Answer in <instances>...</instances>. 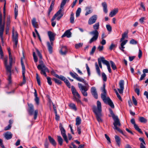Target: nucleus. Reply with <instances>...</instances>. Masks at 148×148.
I'll use <instances>...</instances> for the list:
<instances>
[{
  "label": "nucleus",
  "mask_w": 148,
  "mask_h": 148,
  "mask_svg": "<svg viewBox=\"0 0 148 148\" xmlns=\"http://www.w3.org/2000/svg\"><path fill=\"white\" fill-rule=\"evenodd\" d=\"M70 74L74 79L80 82H82L85 84V86L82 85L80 83H78V85L79 88L81 91L83 95L85 97L88 95L87 91L89 88V86L88 83L84 79L78 77V75L76 73H73L72 72H70Z\"/></svg>",
  "instance_id": "1"
},
{
  "label": "nucleus",
  "mask_w": 148,
  "mask_h": 148,
  "mask_svg": "<svg viewBox=\"0 0 148 148\" xmlns=\"http://www.w3.org/2000/svg\"><path fill=\"white\" fill-rule=\"evenodd\" d=\"M97 107L95 106H93V111L95 114L96 119L99 123H102V120L101 119L102 116L101 112L102 111L101 103L99 101H97Z\"/></svg>",
  "instance_id": "2"
},
{
  "label": "nucleus",
  "mask_w": 148,
  "mask_h": 148,
  "mask_svg": "<svg viewBox=\"0 0 148 148\" xmlns=\"http://www.w3.org/2000/svg\"><path fill=\"white\" fill-rule=\"evenodd\" d=\"M105 85L104 84L103 87L101 88L103 93L101 94V98L105 103L108 104L112 108H114V106L113 103L109 97H106V91L105 89Z\"/></svg>",
  "instance_id": "3"
},
{
  "label": "nucleus",
  "mask_w": 148,
  "mask_h": 148,
  "mask_svg": "<svg viewBox=\"0 0 148 148\" xmlns=\"http://www.w3.org/2000/svg\"><path fill=\"white\" fill-rule=\"evenodd\" d=\"M99 27V22L96 23L93 25V27L94 30L90 32V34L93 35V36L90 40L89 42L91 43L94 41H96L98 39L99 33L97 30L98 29Z\"/></svg>",
  "instance_id": "4"
},
{
  "label": "nucleus",
  "mask_w": 148,
  "mask_h": 148,
  "mask_svg": "<svg viewBox=\"0 0 148 148\" xmlns=\"http://www.w3.org/2000/svg\"><path fill=\"white\" fill-rule=\"evenodd\" d=\"M47 33L51 43L49 42H47V45L49 52L50 53H51L52 52V46L53 45V41L55 40V37L56 34L50 31H48Z\"/></svg>",
  "instance_id": "5"
},
{
  "label": "nucleus",
  "mask_w": 148,
  "mask_h": 148,
  "mask_svg": "<svg viewBox=\"0 0 148 148\" xmlns=\"http://www.w3.org/2000/svg\"><path fill=\"white\" fill-rule=\"evenodd\" d=\"M40 64L38 65L37 66L38 69L40 70V73L44 75L45 77L47 76V74L46 72L49 73V71L47 68L45 66L42 60H39Z\"/></svg>",
  "instance_id": "6"
},
{
  "label": "nucleus",
  "mask_w": 148,
  "mask_h": 148,
  "mask_svg": "<svg viewBox=\"0 0 148 148\" xmlns=\"http://www.w3.org/2000/svg\"><path fill=\"white\" fill-rule=\"evenodd\" d=\"M29 108L28 110V111L29 115H32L34 114V119L35 120L38 116V110H36L34 112V106L32 104L28 105Z\"/></svg>",
  "instance_id": "7"
},
{
  "label": "nucleus",
  "mask_w": 148,
  "mask_h": 148,
  "mask_svg": "<svg viewBox=\"0 0 148 148\" xmlns=\"http://www.w3.org/2000/svg\"><path fill=\"white\" fill-rule=\"evenodd\" d=\"M12 41L14 42V47H16L18 42V34L16 31H15L14 27H13L12 32Z\"/></svg>",
  "instance_id": "8"
},
{
  "label": "nucleus",
  "mask_w": 148,
  "mask_h": 148,
  "mask_svg": "<svg viewBox=\"0 0 148 148\" xmlns=\"http://www.w3.org/2000/svg\"><path fill=\"white\" fill-rule=\"evenodd\" d=\"M113 119L114 121V122L113 124L114 127V129L116 130L120 133L123 134V133L122 131L117 127V126H120L121 125L118 116H116Z\"/></svg>",
  "instance_id": "9"
},
{
  "label": "nucleus",
  "mask_w": 148,
  "mask_h": 148,
  "mask_svg": "<svg viewBox=\"0 0 148 148\" xmlns=\"http://www.w3.org/2000/svg\"><path fill=\"white\" fill-rule=\"evenodd\" d=\"M64 15V12H62V10H59L55 14L53 17L51 19L52 21H54L56 17L57 18V20L59 21L60 18H61Z\"/></svg>",
  "instance_id": "10"
},
{
  "label": "nucleus",
  "mask_w": 148,
  "mask_h": 148,
  "mask_svg": "<svg viewBox=\"0 0 148 148\" xmlns=\"http://www.w3.org/2000/svg\"><path fill=\"white\" fill-rule=\"evenodd\" d=\"M13 61V59L12 60H9L10 64L9 65L8 64L5 65V66L6 68V70L7 72L9 73L10 74L11 73V68L12 66V64Z\"/></svg>",
  "instance_id": "11"
},
{
  "label": "nucleus",
  "mask_w": 148,
  "mask_h": 148,
  "mask_svg": "<svg viewBox=\"0 0 148 148\" xmlns=\"http://www.w3.org/2000/svg\"><path fill=\"white\" fill-rule=\"evenodd\" d=\"M97 16L96 15H94L92 16L89 19L88 21V24L89 25H91L95 23L97 19Z\"/></svg>",
  "instance_id": "12"
},
{
  "label": "nucleus",
  "mask_w": 148,
  "mask_h": 148,
  "mask_svg": "<svg viewBox=\"0 0 148 148\" xmlns=\"http://www.w3.org/2000/svg\"><path fill=\"white\" fill-rule=\"evenodd\" d=\"M131 123L134 125V127L136 130L141 134H143L142 131L139 128L138 126L136 124L135 120L134 119H132L131 120Z\"/></svg>",
  "instance_id": "13"
},
{
  "label": "nucleus",
  "mask_w": 148,
  "mask_h": 148,
  "mask_svg": "<svg viewBox=\"0 0 148 148\" xmlns=\"http://www.w3.org/2000/svg\"><path fill=\"white\" fill-rule=\"evenodd\" d=\"M71 91L75 98V97H76L79 99L81 97L79 94L76 91V89L73 86H71Z\"/></svg>",
  "instance_id": "14"
},
{
  "label": "nucleus",
  "mask_w": 148,
  "mask_h": 148,
  "mask_svg": "<svg viewBox=\"0 0 148 148\" xmlns=\"http://www.w3.org/2000/svg\"><path fill=\"white\" fill-rule=\"evenodd\" d=\"M124 82L123 80H121L119 82V85L120 89L118 88L117 89L120 94L123 93L124 89Z\"/></svg>",
  "instance_id": "15"
},
{
  "label": "nucleus",
  "mask_w": 148,
  "mask_h": 148,
  "mask_svg": "<svg viewBox=\"0 0 148 148\" xmlns=\"http://www.w3.org/2000/svg\"><path fill=\"white\" fill-rule=\"evenodd\" d=\"M91 92L93 97L96 99L98 98V95L96 90L95 87H92L91 88Z\"/></svg>",
  "instance_id": "16"
},
{
  "label": "nucleus",
  "mask_w": 148,
  "mask_h": 148,
  "mask_svg": "<svg viewBox=\"0 0 148 148\" xmlns=\"http://www.w3.org/2000/svg\"><path fill=\"white\" fill-rule=\"evenodd\" d=\"M3 135L5 138L7 140L12 138L13 136L12 134L9 132H7L5 133Z\"/></svg>",
  "instance_id": "17"
},
{
  "label": "nucleus",
  "mask_w": 148,
  "mask_h": 148,
  "mask_svg": "<svg viewBox=\"0 0 148 148\" xmlns=\"http://www.w3.org/2000/svg\"><path fill=\"white\" fill-rule=\"evenodd\" d=\"M59 128L60 129L61 134L63 137L66 136V131L63 128L62 124L60 123L59 124Z\"/></svg>",
  "instance_id": "18"
},
{
  "label": "nucleus",
  "mask_w": 148,
  "mask_h": 148,
  "mask_svg": "<svg viewBox=\"0 0 148 148\" xmlns=\"http://www.w3.org/2000/svg\"><path fill=\"white\" fill-rule=\"evenodd\" d=\"M60 79L64 81V82L65 83L68 87L69 88H71V85L68 79H67L64 77L62 75L60 77Z\"/></svg>",
  "instance_id": "19"
},
{
  "label": "nucleus",
  "mask_w": 148,
  "mask_h": 148,
  "mask_svg": "<svg viewBox=\"0 0 148 148\" xmlns=\"http://www.w3.org/2000/svg\"><path fill=\"white\" fill-rule=\"evenodd\" d=\"M122 42L121 44V46L119 47L120 49L123 52L125 51V50L124 49L125 47L124 46L125 45L127 42V40H123L121 41Z\"/></svg>",
  "instance_id": "20"
},
{
  "label": "nucleus",
  "mask_w": 148,
  "mask_h": 148,
  "mask_svg": "<svg viewBox=\"0 0 148 148\" xmlns=\"http://www.w3.org/2000/svg\"><path fill=\"white\" fill-rule=\"evenodd\" d=\"M67 52V49L66 46H63L60 51V53L62 55H65Z\"/></svg>",
  "instance_id": "21"
},
{
  "label": "nucleus",
  "mask_w": 148,
  "mask_h": 148,
  "mask_svg": "<svg viewBox=\"0 0 148 148\" xmlns=\"http://www.w3.org/2000/svg\"><path fill=\"white\" fill-rule=\"evenodd\" d=\"M49 140L50 143L54 146L56 147L57 145V143L54 139L50 136H48Z\"/></svg>",
  "instance_id": "22"
},
{
  "label": "nucleus",
  "mask_w": 148,
  "mask_h": 148,
  "mask_svg": "<svg viewBox=\"0 0 148 148\" xmlns=\"http://www.w3.org/2000/svg\"><path fill=\"white\" fill-rule=\"evenodd\" d=\"M71 33L69 30H68L66 31L64 34L62 36V37L63 38L64 37L66 36L68 38L71 37Z\"/></svg>",
  "instance_id": "23"
},
{
  "label": "nucleus",
  "mask_w": 148,
  "mask_h": 148,
  "mask_svg": "<svg viewBox=\"0 0 148 148\" xmlns=\"http://www.w3.org/2000/svg\"><path fill=\"white\" fill-rule=\"evenodd\" d=\"M32 24L33 27L35 28H38V25L37 22H36V19L35 18H33L32 21Z\"/></svg>",
  "instance_id": "24"
},
{
  "label": "nucleus",
  "mask_w": 148,
  "mask_h": 148,
  "mask_svg": "<svg viewBox=\"0 0 148 148\" xmlns=\"http://www.w3.org/2000/svg\"><path fill=\"white\" fill-rule=\"evenodd\" d=\"M128 31L125 32L122 34V38H121L120 42H121L123 41L127 37Z\"/></svg>",
  "instance_id": "25"
},
{
  "label": "nucleus",
  "mask_w": 148,
  "mask_h": 148,
  "mask_svg": "<svg viewBox=\"0 0 148 148\" xmlns=\"http://www.w3.org/2000/svg\"><path fill=\"white\" fill-rule=\"evenodd\" d=\"M100 59H101L102 63L103 64L106 65L107 66L110 65L109 62L108 61L105 60L104 58V57H101L100 58Z\"/></svg>",
  "instance_id": "26"
},
{
  "label": "nucleus",
  "mask_w": 148,
  "mask_h": 148,
  "mask_svg": "<svg viewBox=\"0 0 148 148\" xmlns=\"http://www.w3.org/2000/svg\"><path fill=\"white\" fill-rule=\"evenodd\" d=\"M115 138L117 145L119 146H120L121 143L120 138L119 136L116 135L115 136Z\"/></svg>",
  "instance_id": "27"
},
{
  "label": "nucleus",
  "mask_w": 148,
  "mask_h": 148,
  "mask_svg": "<svg viewBox=\"0 0 148 148\" xmlns=\"http://www.w3.org/2000/svg\"><path fill=\"white\" fill-rule=\"evenodd\" d=\"M74 14L72 12L71 14L70 17V22L71 23L73 24L74 23Z\"/></svg>",
  "instance_id": "28"
},
{
  "label": "nucleus",
  "mask_w": 148,
  "mask_h": 148,
  "mask_svg": "<svg viewBox=\"0 0 148 148\" xmlns=\"http://www.w3.org/2000/svg\"><path fill=\"white\" fill-rule=\"evenodd\" d=\"M21 63L22 67V75H24L25 74V65L24 64L23 62V61L22 59H21Z\"/></svg>",
  "instance_id": "29"
},
{
  "label": "nucleus",
  "mask_w": 148,
  "mask_h": 148,
  "mask_svg": "<svg viewBox=\"0 0 148 148\" xmlns=\"http://www.w3.org/2000/svg\"><path fill=\"white\" fill-rule=\"evenodd\" d=\"M81 119L78 116H77L76 119V125H79L81 123Z\"/></svg>",
  "instance_id": "30"
},
{
  "label": "nucleus",
  "mask_w": 148,
  "mask_h": 148,
  "mask_svg": "<svg viewBox=\"0 0 148 148\" xmlns=\"http://www.w3.org/2000/svg\"><path fill=\"white\" fill-rule=\"evenodd\" d=\"M139 121L140 122L144 123H146L147 121V119L143 117H140L139 118Z\"/></svg>",
  "instance_id": "31"
},
{
  "label": "nucleus",
  "mask_w": 148,
  "mask_h": 148,
  "mask_svg": "<svg viewBox=\"0 0 148 148\" xmlns=\"http://www.w3.org/2000/svg\"><path fill=\"white\" fill-rule=\"evenodd\" d=\"M57 139L59 144L60 145H62L63 140L61 136H58Z\"/></svg>",
  "instance_id": "32"
},
{
  "label": "nucleus",
  "mask_w": 148,
  "mask_h": 148,
  "mask_svg": "<svg viewBox=\"0 0 148 148\" xmlns=\"http://www.w3.org/2000/svg\"><path fill=\"white\" fill-rule=\"evenodd\" d=\"M95 66L96 67V71L98 74L99 75H100V71L99 68V67L98 66V64L97 62L95 63Z\"/></svg>",
  "instance_id": "33"
},
{
  "label": "nucleus",
  "mask_w": 148,
  "mask_h": 148,
  "mask_svg": "<svg viewBox=\"0 0 148 148\" xmlns=\"http://www.w3.org/2000/svg\"><path fill=\"white\" fill-rule=\"evenodd\" d=\"M118 10H114L110 12L109 16L111 17H113L118 12Z\"/></svg>",
  "instance_id": "34"
},
{
  "label": "nucleus",
  "mask_w": 148,
  "mask_h": 148,
  "mask_svg": "<svg viewBox=\"0 0 148 148\" xmlns=\"http://www.w3.org/2000/svg\"><path fill=\"white\" fill-rule=\"evenodd\" d=\"M51 74L53 76H55L56 78L59 79L60 78V77H61L62 76L61 75L59 76L58 74H56L55 72L53 70L51 71Z\"/></svg>",
  "instance_id": "35"
},
{
  "label": "nucleus",
  "mask_w": 148,
  "mask_h": 148,
  "mask_svg": "<svg viewBox=\"0 0 148 148\" xmlns=\"http://www.w3.org/2000/svg\"><path fill=\"white\" fill-rule=\"evenodd\" d=\"M69 106L71 109L75 111L77 110V108L76 107L74 103H71L69 104Z\"/></svg>",
  "instance_id": "36"
},
{
  "label": "nucleus",
  "mask_w": 148,
  "mask_h": 148,
  "mask_svg": "<svg viewBox=\"0 0 148 148\" xmlns=\"http://www.w3.org/2000/svg\"><path fill=\"white\" fill-rule=\"evenodd\" d=\"M52 80L55 82V83L58 85L61 84L62 83V82L60 80L56 78H53L52 79Z\"/></svg>",
  "instance_id": "37"
},
{
  "label": "nucleus",
  "mask_w": 148,
  "mask_h": 148,
  "mask_svg": "<svg viewBox=\"0 0 148 148\" xmlns=\"http://www.w3.org/2000/svg\"><path fill=\"white\" fill-rule=\"evenodd\" d=\"M8 52L9 54V60H12L13 59V57H12V55L11 54V50L10 48H8Z\"/></svg>",
  "instance_id": "38"
},
{
  "label": "nucleus",
  "mask_w": 148,
  "mask_h": 148,
  "mask_svg": "<svg viewBox=\"0 0 148 148\" xmlns=\"http://www.w3.org/2000/svg\"><path fill=\"white\" fill-rule=\"evenodd\" d=\"M69 0H63L60 5L61 8L63 9L66 2L68 1Z\"/></svg>",
  "instance_id": "39"
},
{
  "label": "nucleus",
  "mask_w": 148,
  "mask_h": 148,
  "mask_svg": "<svg viewBox=\"0 0 148 148\" xmlns=\"http://www.w3.org/2000/svg\"><path fill=\"white\" fill-rule=\"evenodd\" d=\"M36 79L38 84L39 86L40 85V77L38 73L36 74Z\"/></svg>",
  "instance_id": "40"
},
{
  "label": "nucleus",
  "mask_w": 148,
  "mask_h": 148,
  "mask_svg": "<svg viewBox=\"0 0 148 148\" xmlns=\"http://www.w3.org/2000/svg\"><path fill=\"white\" fill-rule=\"evenodd\" d=\"M83 45V43H80L78 44H76L75 45V48L76 49H78L79 48L82 47Z\"/></svg>",
  "instance_id": "41"
},
{
  "label": "nucleus",
  "mask_w": 148,
  "mask_h": 148,
  "mask_svg": "<svg viewBox=\"0 0 148 148\" xmlns=\"http://www.w3.org/2000/svg\"><path fill=\"white\" fill-rule=\"evenodd\" d=\"M110 63L112 69L114 70L116 69V67L114 63L112 61H110Z\"/></svg>",
  "instance_id": "42"
},
{
  "label": "nucleus",
  "mask_w": 148,
  "mask_h": 148,
  "mask_svg": "<svg viewBox=\"0 0 148 148\" xmlns=\"http://www.w3.org/2000/svg\"><path fill=\"white\" fill-rule=\"evenodd\" d=\"M46 77H47V79L48 84L49 85H51L52 84V82L51 81V78L49 77H47V76Z\"/></svg>",
  "instance_id": "43"
},
{
  "label": "nucleus",
  "mask_w": 148,
  "mask_h": 148,
  "mask_svg": "<svg viewBox=\"0 0 148 148\" xmlns=\"http://www.w3.org/2000/svg\"><path fill=\"white\" fill-rule=\"evenodd\" d=\"M132 99L133 103H134V105L135 106H137V101L134 96H132Z\"/></svg>",
  "instance_id": "44"
},
{
  "label": "nucleus",
  "mask_w": 148,
  "mask_h": 148,
  "mask_svg": "<svg viewBox=\"0 0 148 148\" xmlns=\"http://www.w3.org/2000/svg\"><path fill=\"white\" fill-rule=\"evenodd\" d=\"M109 110L110 112V114H111L112 117V118H114V117L116 116H116L114 114V113L113 111H112V110L110 109V108L109 109Z\"/></svg>",
  "instance_id": "45"
},
{
  "label": "nucleus",
  "mask_w": 148,
  "mask_h": 148,
  "mask_svg": "<svg viewBox=\"0 0 148 148\" xmlns=\"http://www.w3.org/2000/svg\"><path fill=\"white\" fill-rule=\"evenodd\" d=\"M86 66L88 75L90 76V68L88 67V65L87 64H86Z\"/></svg>",
  "instance_id": "46"
},
{
  "label": "nucleus",
  "mask_w": 148,
  "mask_h": 148,
  "mask_svg": "<svg viewBox=\"0 0 148 148\" xmlns=\"http://www.w3.org/2000/svg\"><path fill=\"white\" fill-rule=\"evenodd\" d=\"M23 76V81L21 83V85L22 86L23 84H24L26 82L25 74L22 75Z\"/></svg>",
  "instance_id": "47"
},
{
  "label": "nucleus",
  "mask_w": 148,
  "mask_h": 148,
  "mask_svg": "<svg viewBox=\"0 0 148 148\" xmlns=\"http://www.w3.org/2000/svg\"><path fill=\"white\" fill-rule=\"evenodd\" d=\"M106 27L108 31L111 32L112 31V27L110 25H106Z\"/></svg>",
  "instance_id": "48"
},
{
  "label": "nucleus",
  "mask_w": 148,
  "mask_h": 148,
  "mask_svg": "<svg viewBox=\"0 0 148 148\" xmlns=\"http://www.w3.org/2000/svg\"><path fill=\"white\" fill-rule=\"evenodd\" d=\"M96 50V47L95 46H94L91 49V51L90 52V55H93L94 53L95 50Z\"/></svg>",
  "instance_id": "49"
},
{
  "label": "nucleus",
  "mask_w": 148,
  "mask_h": 148,
  "mask_svg": "<svg viewBox=\"0 0 148 148\" xmlns=\"http://www.w3.org/2000/svg\"><path fill=\"white\" fill-rule=\"evenodd\" d=\"M10 16H8L7 17V25H10Z\"/></svg>",
  "instance_id": "50"
},
{
  "label": "nucleus",
  "mask_w": 148,
  "mask_h": 148,
  "mask_svg": "<svg viewBox=\"0 0 148 148\" xmlns=\"http://www.w3.org/2000/svg\"><path fill=\"white\" fill-rule=\"evenodd\" d=\"M105 136L107 140L108 141V143L110 144L111 143V142L110 141V139L109 136H108L106 134H105Z\"/></svg>",
  "instance_id": "51"
},
{
  "label": "nucleus",
  "mask_w": 148,
  "mask_h": 148,
  "mask_svg": "<svg viewBox=\"0 0 148 148\" xmlns=\"http://www.w3.org/2000/svg\"><path fill=\"white\" fill-rule=\"evenodd\" d=\"M8 59V58L7 56L5 57L4 58H3H3L2 59H3L4 61V65L7 64Z\"/></svg>",
  "instance_id": "52"
},
{
  "label": "nucleus",
  "mask_w": 148,
  "mask_h": 148,
  "mask_svg": "<svg viewBox=\"0 0 148 148\" xmlns=\"http://www.w3.org/2000/svg\"><path fill=\"white\" fill-rule=\"evenodd\" d=\"M11 127H12L11 125H9L7 126H6L5 127V128H4V130L5 131H6L7 130H9L11 129Z\"/></svg>",
  "instance_id": "53"
},
{
  "label": "nucleus",
  "mask_w": 148,
  "mask_h": 148,
  "mask_svg": "<svg viewBox=\"0 0 148 148\" xmlns=\"http://www.w3.org/2000/svg\"><path fill=\"white\" fill-rule=\"evenodd\" d=\"M102 77L104 81H106L107 80V77L105 74L103 73H102Z\"/></svg>",
  "instance_id": "54"
},
{
  "label": "nucleus",
  "mask_w": 148,
  "mask_h": 148,
  "mask_svg": "<svg viewBox=\"0 0 148 148\" xmlns=\"http://www.w3.org/2000/svg\"><path fill=\"white\" fill-rule=\"evenodd\" d=\"M0 54L1 55V59L3 58V53L2 49L0 45Z\"/></svg>",
  "instance_id": "55"
},
{
  "label": "nucleus",
  "mask_w": 148,
  "mask_h": 148,
  "mask_svg": "<svg viewBox=\"0 0 148 148\" xmlns=\"http://www.w3.org/2000/svg\"><path fill=\"white\" fill-rule=\"evenodd\" d=\"M102 5L103 7V9H107V5L106 3L105 2L102 3Z\"/></svg>",
  "instance_id": "56"
},
{
  "label": "nucleus",
  "mask_w": 148,
  "mask_h": 148,
  "mask_svg": "<svg viewBox=\"0 0 148 148\" xmlns=\"http://www.w3.org/2000/svg\"><path fill=\"white\" fill-rule=\"evenodd\" d=\"M81 12V10H77L76 13V17H78L79 16Z\"/></svg>",
  "instance_id": "57"
},
{
  "label": "nucleus",
  "mask_w": 148,
  "mask_h": 148,
  "mask_svg": "<svg viewBox=\"0 0 148 148\" xmlns=\"http://www.w3.org/2000/svg\"><path fill=\"white\" fill-rule=\"evenodd\" d=\"M37 55H38V57H39V58H40V59H42V56L41 54L40 53V52H39V51H38V50H37Z\"/></svg>",
  "instance_id": "58"
},
{
  "label": "nucleus",
  "mask_w": 148,
  "mask_h": 148,
  "mask_svg": "<svg viewBox=\"0 0 148 148\" xmlns=\"http://www.w3.org/2000/svg\"><path fill=\"white\" fill-rule=\"evenodd\" d=\"M130 42V43L132 44H136L137 43V42L134 39L131 40Z\"/></svg>",
  "instance_id": "59"
},
{
  "label": "nucleus",
  "mask_w": 148,
  "mask_h": 148,
  "mask_svg": "<svg viewBox=\"0 0 148 148\" xmlns=\"http://www.w3.org/2000/svg\"><path fill=\"white\" fill-rule=\"evenodd\" d=\"M101 62H102V61H101V60L100 59H100L99 58L98 59V64H99V67H100V68L101 69L102 68V66L101 63Z\"/></svg>",
  "instance_id": "60"
},
{
  "label": "nucleus",
  "mask_w": 148,
  "mask_h": 148,
  "mask_svg": "<svg viewBox=\"0 0 148 148\" xmlns=\"http://www.w3.org/2000/svg\"><path fill=\"white\" fill-rule=\"evenodd\" d=\"M10 28V25H7L5 30V33L6 34H7L9 33V31Z\"/></svg>",
  "instance_id": "61"
},
{
  "label": "nucleus",
  "mask_w": 148,
  "mask_h": 148,
  "mask_svg": "<svg viewBox=\"0 0 148 148\" xmlns=\"http://www.w3.org/2000/svg\"><path fill=\"white\" fill-rule=\"evenodd\" d=\"M142 51H141V50L140 49L139 50V52H138V57L139 58H140L142 56Z\"/></svg>",
  "instance_id": "62"
},
{
  "label": "nucleus",
  "mask_w": 148,
  "mask_h": 148,
  "mask_svg": "<svg viewBox=\"0 0 148 148\" xmlns=\"http://www.w3.org/2000/svg\"><path fill=\"white\" fill-rule=\"evenodd\" d=\"M146 74H143L141 75V77H140L139 80L140 81L143 80L145 77L146 76Z\"/></svg>",
  "instance_id": "63"
},
{
  "label": "nucleus",
  "mask_w": 148,
  "mask_h": 148,
  "mask_svg": "<svg viewBox=\"0 0 148 148\" xmlns=\"http://www.w3.org/2000/svg\"><path fill=\"white\" fill-rule=\"evenodd\" d=\"M103 46H99L97 47V49L99 50V51H101L103 50Z\"/></svg>",
  "instance_id": "64"
}]
</instances>
